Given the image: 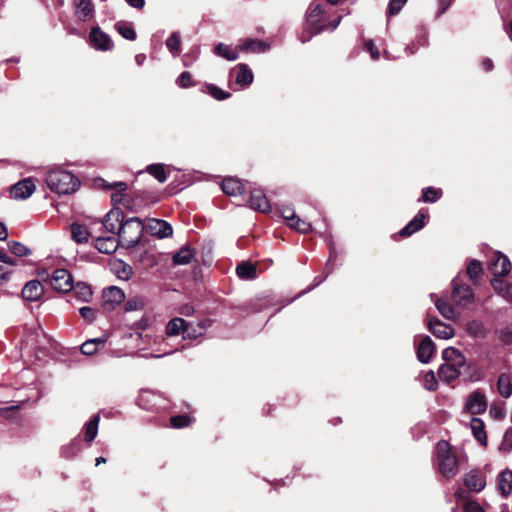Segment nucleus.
I'll use <instances>...</instances> for the list:
<instances>
[{
  "label": "nucleus",
  "mask_w": 512,
  "mask_h": 512,
  "mask_svg": "<svg viewBox=\"0 0 512 512\" xmlns=\"http://www.w3.org/2000/svg\"><path fill=\"white\" fill-rule=\"evenodd\" d=\"M45 181L49 189L57 194H70L79 187V181L72 173L59 168L50 170Z\"/></svg>",
  "instance_id": "1"
},
{
  "label": "nucleus",
  "mask_w": 512,
  "mask_h": 512,
  "mask_svg": "<svg viewBox=\"0 0 512 512\" xmlns=\"http://www.w3.org/2000/svg\"><path fill=\"white\" fill-rule=\"evenodd\" d=\"M341 21V16H339L336 20L331 22L328 26L324 25L323 22V8L320 4L312 3L308 9L306 22L308 28L310 29V33L307 34L303 32L300 36L301 42L305 43L311 39L313 35H317L320 32L329 29L331 31L335 30Z\"/></svg>",
  "instance_id": "2"
},
{
  "label": "nucleus",
  "mask_w": 512,
  "mask_h": 512,
  "mask_svg": "<svg viewBox=\"0 0 512 512\" xmlns=\"http://www.w3.org/2000/svg\"><path fill=\"white\" fill-rule=\"evenodd\" d=\"M144 229V224L138 217L123 221L117 231L120 244L126 248L136 246L141 240Z\"/></svg>",
  "instance_id": "3"
},
{
  "label": "nucleus",
  "mask_w": 512,
  "mask_h": 512,
  "mask_svg": "<svg viewBox=\"0 0 512 512\" xmlns=\"http://www.w3.org/2000/svg\"><path fill=\"white\" fill-rule=\"evenodd\" d=\"M437 460L440 473L447 479L458 473V458L446 441L437 443Z\"/></svg>",
  "instance_id": "4"
},
{
  "label": "nucleus",
  "mask_w": 512,
  "mask_h": 512,
  "mask_svg": "<svg viewBox=\"0 0 512 512\" xmlns=\"http://www.w3.org/2000/svg\"><path fill=\"white\" fill-rule=\"evenodd\" d=\"M38 276L58 292L67 293L72 291L73 277L66 269H55L52 274L47 271H39Z\"/></svg>",
  "instance_id": "5"
},
{
  "label": "nucleus",
  "mask_w": 512,
  "mask_h": 512,
  "mask_svg": "<svg viewBox=\"0 0 512 512\" xmlns=\"http://www.w3.org/2000/svg\"><path fill=\"white\" fill-rule=\"evenodd\" d=\"M452 286L451 300L455 305L466 307L473 302L474 292L469 285L463 283L461 273L453 279Z\"/></svg>",
  "instance_id": "6"
},
{
  "label": "nucleus",
  "mask_w": 512,
  "mask_h": 512,
  "mask_svg": "<svg viewBox=\"0 0 512 512\" xmlns=\"http://www.w3.org/2000/svg\"><path fill=\"white\" fill-rule=\"evenodd\" d=\"M35 189L34 180L32 178H25L12 186L10 194L13 199L24 200L29 198Z\"/></svg>",
  "instance_id": "7"
},
{
  "label": "nucleus",
  "mask_w": 512,
  "mask_h": 512,
  "mask_svg": "<svg viewBox=\"0 0 512 512\" xmlns=\"http://www.w3.org/2000/svg\"><path fill=\"white\" fill-rule=\"evenodd\" d=\"M488 269L495 277H503L509 274L511 270V262L507 256L496 253L494 259L489 262Z\"/></svg>",
  "instance_id": "8"
},
{
  "label": "nucleus",
  "mask_w": 512,
  "mask_h": 512,
  "mask_svg": "<svg viewBox=\"0 0 512 512\" xmlns=\"http://www.w3.org/2000/svg\"><path fill=\"white\" fill-rule=\"evenodd\" d=\"M465 407L471 414L474 415L484 413L487 408V401L484 393L480 390H476L469 394Z\"/></svg>",
  "instance_id": "9"
},
{
  "label": "nucleus",
  "mask_w": 512,
  "mask_h": 512,
  "mask_svg": "<svg viewBox=\"0 0 512 512\" xmlns=\"http://www.w3.org/2000/svg\"><path fill=\"white\" fill-rule=\"evenodd\" d=\"M144 228L158 238H167L173 234L172 226L168 222L161 219H149Z\"/></svg>",
  "instance_id": "10"
},
{
  "label": "nucleus",
  "mask_w": 512,
  "mask_h": 512,
  "mask_svg": "<svg viewBox=\"0 0 512 512\" xmlns=\"http://www.w3.org/2000/svg\"><path fill=\"white\" fill-rule=\"evenodd\" d=\"M230 78L241 87H248L252 84L254 76L252 70L246 64H238L230 71Z\"/></svg>",
  "instance_id": "11"
},
{
  "label": "nucleus",
  "mask_w": 512,
  "mask_h": 512,
  "mask_svg": "<svg viewBox=\"0 0 512 512\" xmlns=\"http://www.w3.org/2000/svg\"><path fill=\"white\" fill-rule=\"evenodd\" d=\"M417 358L422 363H429L435 354V345L429 336L421 338L420 342L416 344Z\"/></svg>",
  "instance_id": "12"
},
{
  "label": "nucleus",
  "mask_w": 512,
  "mask_h": 512,
  "mask_svg": "<svg viewBox=\"0 0 512 512\" xmlns=\"http://www.w3.org/2000/svg\"><path fill=\"white\" fill-rule=\"evenodd\" d=\"M464 485L471 492H480L486 486L484 474L479 470H472L464 476Z\"/></svg>",
  "instance_id": "13"
},
{
  "label": "nucleus",
  "mask_w": 512,
  "mask_h": 512,
  "mask_svg": "<svg viewBox=\"0 0 512 512\" xmlns=\"http://www.w3.org/2000/svg\"><path fill=\"white\" fill-rule=\"evenodd\" d=\"M246 201L251 209L264 213L270 210L269 201L261 189L251 190Z\"/></svg>",
  "instance_id": "14"
},
{
  "label": "nucleus",
  "mask_w": 512,
  "mask_h": 512,
  "mask_svg": "<svg viewBox=\"0 0 512 512\" xmlns=\"http://www.w3.org/2000/svg\"><path fill=\"white\" fill-rule=\"evenodd\" d=\"M125 300V294L122 289L116 286H110L103 291L104 307L112 309Z\"/></svg>",
  "instance_id": "15"
},
{
  "label": "nucleus",
  "mask_w": 512,
  "mask_h": 512,
  "mask_svg": "<svg viewBox=\"0 0 512 512\" xmlns=\"http://www.w3.org/2000/svg\"><path fill=\"white\" fill-rule=\"evenodd\" d=\"M91 43L99 50H110L113 47V42L110 36L104 33L99 27H95L89 34Z\"/></svg>",
  "instance_id": "16"
},
{
  "label": "nucleus",
  "mask_w": 512,
  "mask_h": 512,
  "mask_svg": "<svg viewBox=\"0 0 512 512\" xmlns=\"http://www.w3.org/2000/svg\"><path fill=\"white\" fill-rule=\"evenodd\" d=\"M428 329L434 336L440 339H449L454 336V328L436 318H431L428 321Z\"/></svg>",
  "instance_id": "17"
},
{
  "label": "nucleus",
  "mask_w": 512,
  "mask_h": 512,
  "mask_svg": "<svg viewBox=\"0 0 512 512\" xmlns=\"http://www.w3.org/2000/svg\"><path fill=\"white\" fill-rule=\"evenodd\" d=\"M74 4L79 20L86 22L94 17L95 8L92 0H74Z\"/></svg>",
  "instance_id": "18"
},
{
  "label": "nucleus",
  "mask_w": 512,
  "mask_h": 512,
  "mask_svg": "<svg viewBox=\"0 0 512 512\" xmlns=\"http://www.w3.org/2000/svg\"><path fill=\"white\" fill-rule=\"evenodd\" d=\"M44 289L39 280H31L22 289V297L28 301H37L43 295Z\"/></svg>",
  "instance_id": "19"
},
{
  "label": "nucleus",
  "mask_w": 512,
  "mask_h": 512,
  "mask_svg": "<svg viewBox=\"0 0 512 512\" xmlns=\"http://www.w3.org/2000/svg\"><path fill=\"white\" fill-rule=\"evenodd\" d=\"M426 213L422 209L418 214L400 231V235L407 237L422 229L425 225Z\"/></svg>",
  "instance_id": "20"
},
{
  "label": "nucleus",
  "mask_w": 512,
  "mask_h": 512,
  "mask_svg": "<svg viewBox=\"0 0 512 512\" xmlns=\"http://www.w3.org/2000/svg\"><path fill=\"white\" fill-rule=\"evenodd\" d=\"M120 242L114 236L98 237L95 240V248L104 254H111L115 252Z\"/></svg>",
  "instance_id": "21"
},
{
  "label": "nucleus",
  "mask_w": 512,
  "mask_h": 512,
  "mask_svg": "<svg viewBox=\"0 0 512 512\" xmlns=\"http://www.w3.org/2000/svg\"><path fill=\"white\" fill-rule=\"evenodd\" d=\"M442 358L444 359L445 364L454 365L455 367H464L466 362L463 354L453 347L444 349Z\"/></svg>",
  "instance_id": "22"
},
{
  "label": "nucleus",
  "mask_w": 512,
  "mask_h": 512,
  "mask_svg": "<svg viewBox=\"0 0 512 512\" xmlns=\"http://www.w3.org/2000/svg\"><path fill=\"white\" fill-rule=\"evenodd\" d=\"M221 187L223 192L229 196L241 195L245 189L243 183L234 177L225 178Z\"/></svg>",
  "instance_id": "23"
},
{
  "label": "nucleus",
  "mask_w": 512,
  "mask_h": 512,
  "mask_svg": "<svg viewBox=\"0 0 512 512\" xmlns=\"http://www.w3.org/2000/svg\"><path fill=\"white\" fill-rule=\"evenodd\" d=\"M73 294L72 297H75L79 302H90L93 296V292L91 287L84 282L73 283Z\"/></svg>",
  "instance_id": "24"
},
{
  "label": "nucleus",
  "mask_w": 512,
  "mask_h": 512,
  "mask_svg": "<svg viewBox=\"0 0 512 512\" xmlns=\"http://www.w3.org/2000/svg\"><path fill=\"white\" fill-rule=\"evenodd\" d=\"M470 428L475 439L483 446L487 444L485 424L480 418L473 417L470 422Z\"/></svg>",
  "instance_id": "25"
},
{
  "label": "nucleus",
  "mask_w": 512,
  "mask_h": 512,
  "mask_svg": "<svg viewBox=\"0 0 512 512\" xmlns=\"http://www.w3.org/2000/svg\"><path fill=\"white\" fill-rule=\"evenodd\" d=\"M497 390L503 398L512 395V376L509 373H502L497 379Z\"/></svg>",
  "instance_id": "26"
},
{
  "label": "nucleus",
  "mask_w": 512,
  "mask_h": 512,
  "mask_svg": "<svg viewBox=\"0 0 512 512\" xmlns=\"http://www.w3.org/2000/svg\"><path fill=\"white\" fill-rule=\"evenodd\" d=\"M498 489L505 497L512 492V471L504 470L498 476Z\"/></svg>",
  "instance_id": "27"
},
{
  "label": "nucleus",
  "mask_w": 512,
  "mask_h": 512,
  "mask_svg": "<svg viewBox=\"0 0 512 512\" xmlns=\"http://www.w3.org/2000/svg\"><path fill=\"white\" fill-rule=\"evenodd\" d=\"M90 232L85 225L73 223L71 225V238L77 244L88 242Z\"/></svg>",
  "instance_id": "28"
},
{
  "label": "nucleus",
  "mask_w": 512,
  "mask_h": 512,
  "mask_svg": "<svg viewBox=\"0 0 512 512\" xmlns=\"http://www.w3.org/2000/svg\"><path fill=\"white\" fill-rule=\"evenodd\" d=\"M461 368L462 367H455L450 364H443L439 368L438 376L442 381L450 383L459 377Z\"/></svg>",
  "instance_id": "29"
},
{
  "label": "nucleus",
  "mask_w": 512,
  "mask_h": 512,
  "mask_svg": "<svg viewBox=\"0 0 512 512\" xmlns=\"http://www.w3.org/2000/svg\"><path fill=\"white\" fill-rule=\"evenodd\" d=\"M187 326V321L180 317H175L171 319L166 325V334L167 336H177L180 334H184L185 327Z\"/></svg>",
  "instance_id": "30"
},
{
  "label": "nucleus",
  "mask_w": 512,
  "mask_h": 512,
  "mask_svg": "<svg viewBox=\"0 0 512 512\" xmlns=\"http://www.w3.org/2000/svg\"><path fill=\"white\" fill-rule=\"evenodd\" d=\"M106 339L103 337L93 338L81 345V352L84 355H94L100 348L104 347Z\"/></svg>",
  "instance_id": "31"
},
{
  "label": "nucleus",
  "mask_w": 512,
  "mask_h": 512,
  "mask_svg": "<svg viewBox=\"0 0 512 512\" xmlns=\"http://www.w3.org/2000/svg\"><path fill=\"white\" fill-rule=\"evenodd\" d=\"M268 47V44L263 41L246 39L239 44L238 49L245 52H265Z\"/></svg>",
  "instance_id": "32"
},
{
  "label": "nucleus",
  "mask_w": 512,
  "mask_h": 512,
  "mask_svg": "<svg viewBox=\"0 0 512 512\" xmlns=\"http://www.w3.org/2000/svg\"><path fill=\"white\" fill-rule=\"evenodd\" d=\"M123 219L120 218V213L118 211H110L107 213L102 221L104 228L112 233H116L117 225L121 224Z\"/></svg>",
  "instance_id": "33"
},
{
  "label": "nucleus",
  "mask_w": 512,
  "mask_h": 512,
  "mask_svg": "<svg viewBox=\"0 0 512 512\" xmlns=\"http://www.w3.org/2000/svg\"><path fill=\"white\" fill-rule=\"evenodd\" d=\"M214 53L229 61H234L239 57L237 49H233L230 45H226L224 43H218L214 47Z\"/></svg>",
  "instance_id": "34"
},
{
  "label": "nucleus",
  "mask_w": 512,
  "mask_h": 512,
  "mask_svg": "<svg viewBox=\"0 0 512 512\" xmlns=\"http://www.w3.org/2000/svg\"><path fill=\"white\" fill-rule=\"evenodd\" d=\"M195 252L190 247H182L177 253L173 255V263L175 265L189 264L194 258Z\"/></svg>",
  "instance_id": "35"
},
{
  "label": "nucleus",
  "mask_w": 512,
  "mask_h": 512,
  "mask_svg": "<svg viewBox=\"0 0 512 512\" xmlns=\"http://www.w3.org/2000/svg\"><path fill=\"white\" fill-rule=\"evenodd\" d=\"M236 273L239 278L245 280L254 279L257 276L256 267L248 262H242L238 264L236 268Z\"/></svg>",
  "instance_id": "36"
},
{
  "label": "nucleus",
  "mask_w": 512,
  "mask_h": 512,
  "mask_svg": "<svg viewBox=\"0 0 512 512\" xmlns=\"http://www.w3.org/2000/svg\"><path fill=\"white\" fill-rule=\"evenodd\" d=\"M99 421V415H94L90 421L85 424V441L92 442L95 439L98 433Z\"/></svg>",
  "instance_id": "37"
},
{
  "label": "nucleus",
  "mask_w": 512,
  "mask_h": 512,
  "mask_svg": "<svg viewBox=\"0 0 512 512\" xmlns=\"http://www.w3.org/2000/svg\"><path fill=\"white\" fill-rule=\"evenodd\" d=\"M166 47L169 52L174 56H178L181 52V41H180V33L173 32L168 39L166 40Z\"/></svg>",
  "instance_id": "38"
},
{
  "label": "nucleus",
  "mask_w": 512,
  "mask_h": 512,
  "mask_svg": "<svg viewBox=\"0 0 512 512\" xmlns=\"http://www.w3.org/2000/svg\"><path fill=\"white\" fill-rule=\"evenodd\" d=\"M482 271L481 263L475 259L471 260L466 267V274L474 284L477 283Z\"/></svg>",
  "instance_id": "39"
},
{
  "label": "nucleus",
  "mask_w": 512,
  "mask_h": 512,
  "mask_svg": "<svg viewBox=\"0 0 512 512\" xmlns=\"http://www.w3.org/2000/svg\"><path fill=\"white\" fill-rule=\"evenodd\" d=\"M435 306L438 309L439 313L446 319L455 318V311L452 305L446 303L443 299H437L435 301Z\"/></svg>",
  "instance_id": "40"
},
{
  "label": "nucleus",
  "mask_w": 512,
  "mask_h": 512,
  "mask_svg": "<svg viewBox=\"0 0 512 512\" xmlns=\"http://www.w3.org/2000/svg\"><path fill=\"white\" fill-rule=\"evenodd\" d=\"M114 270L123 280H129L133 274L131 266L120 260L114 263Z\"/></svg>",
  "instance_id": "41"
},
{
  "label": "nucleus",
  "mask_w": 512,
  "mask_h": 512,
  "mask_svg": "<svg viewBox=\"0 0 512 512\" xmlns=\"http://www.w3.org/2000/svg\"><path fill=\"white\" fill-rule=\"evenodd\" d=\"M147 172L156 178L160 183H163L167 179L165 168L163 164H151L146 168Z\"/></svg>",
  "instance_id": "42"
},
{
  "label": "nucleus",
  "mask_w": 512,
  "mask_h": 512,
  "mask_svg": "<svg viewBox=\"0 0 512 512\" xmlns=\"http://www.w3.org/2000/svg\"><path fill=\"white\" fill-rule=\"evenodd\" d=\"M288 226L300 233H308L312 230V226L309 222L296 216V219L287 222Z\"/></svg>",
  "instance_id": "43"
},
{
  "label": "nucleus",
  "mask_w": 512,
  "mask_h": 512,
  "mask_svg": "<svg viewBox=\"0 0 512 512\" xmlns=\"http://www.w3.org/2000/svg\"><path fill=\"white\" fill-rule=\"evenodd\" d=\"M116 29L123 38L130 41L136 39V32L130 24L123 22L117 23Z\"/></svg>",
  "instance_id": "44"
},
{
  "label": "nucleus",
  "mask_w": 512,
  "mask_h": 512,
  "mask_svg": "<svg viewBox=\"0 0 512 512\" xmlns=\"http://www.w3.org/2000/svg\"><path fill=\"white\" fill-rule=\"evenodd\" d=\"M442 196V190L428 187L423 191L421 200L426 203H434Z\"/></svg>",
  "instance_id": "45"
},
{
  "label": "nucleus",
  "mask_w": 512,
  "mask_h": 512,
  "mask_svg": "<svg viewBox=\"0 0 512 512\" xmlns=\"http://www.w3.org/2000/svg\"><path fill=\"white\" fill-rule=\"evenodd\" d=\"M8 246H9V250L11 251V253H13L15 256H18V257L27 256L31 253L30 249L27 248L25 245H23L20 242H16V241L9 242Z\"/></svg>",
  "instance_id": "46"
},
{
  "label": "nucleus",
  "mask_w": 512,
  "mask_h": 512,
  "mask_svg": "<svg viewBox=\"0 0 512 512\" xmlns=\"http://www.w3.org/2000/svg\"><path fill=\"white\" fill-rule=\"evenodd\" d=\"M467 331L473 336H484L485 328L482 322L473 320L467 324Z\"/></svg>",
  "instance_id": "47"
},
{
  "label": "nucleus",
  "mask_w": 512,
  "mask_h": 512,
  "mask_svg": "<svg viewBox=\"0 0 512 512\" xmlns=\"http://www.w3.org/2000/svg\"><path fill=\"white\" fill-rule=\"evenodd\" d=\"M207 91L213 98L217 100H224L230 97L229 92H226L213 84L207 85Z\"/></svg>",
  "instance_id": "48"
},
{
  "label": "nucleus",
  "mask_w": 512,
  "mask_h": 512,
  "mask_svg": "<svg viewBox=\"0 0 512 512\" xmlns=\"http://www.w3.org/2000/svg\"><path fill=\"white\" fill-rule=\"evenodd\" d=\"M499 450L502 452H510L512 450V427L506 430L503 439L499 445Z\"/></svg>",
  "instance_id": "49"
},
{
  "label": "nucleus",
  "mask_w": 512,
  "mask_h": 512,
  "mask_svg": "<svg viewBox=\"0 0 512 512\" xmlns=\"http://www.w3.org/2000/svg\"><path fill=\"white\" fill-rule=\"evenodd\" d=\"M192 419L187 415L173 416L170 419L171 425L174 428H183L191 423Z\"/></svg>",
  "instance_id": "50"
},
{
  "label": "nucleus",
  "mask_w": 512,
  "mask_h": 512,
  "mask_svg": "<svg viewBox=\"0 0 512 512\" xmlns=\"http://www.w3.org/2000/svg\"><path fill=\"white\" fill-rule=\"evenodd\" d=\"M176 83L181 88H188L194 86L192 75L187 71H184L179 75V77L176 80Z\"/></svg>",
  "instance_id": "51"
},
{
  "label": "nucleus",
  "mask_w": 512,
  "mask_h": 512,
  "mask_svg": "<svg viewBox=\"0 0 512 512\" xmlns=\"http://www.w3.org/2000/svg\"><path fill=\"white\" fill-rule=\"evenodd\" d=\"M202 335V332L194 326L193 323L187 322V326L185 327L183 338L184 339H196Z\"/></svg>",
  "instance_id": "52"
},
{
  "label": "nucleus",
  "mask_w": 512,
  "mask_h": 512,
  "mask_svg": "<svg viewBox=\"0 0 512 512\" xmlns=\"http://www.w3.org/2000/svg\"><path fill=\"white\" fill-rule=\"evenodd\" d=\"M144 300L140 297L129 299L125 304L126 311L141 310L144 307Z\"/></svg>",
  "instance_id": "53"
},
{
  "label": "nucleus",
  "mask_w": 512,
  "mask_h": 512,
  "mask_svg": "<svg viewBox=\"0 0 512 512\" xmlns=\"http://www.w3.org/2000/svg\"><path fill=\"white\" fill-rule=\"evenodd\" d=\"M109 189H116L119 193L113 194L111 196L112 201L117 202L121 198V192L125 191L127 189V184L122 181L114 182L112 184H109L107 186Z\"/></svg>",
  "instance_id": "54"
},
{
  "label": "nucleus",
  "mask_w": 512,
  "mask_h": 512,
  "mask_svg": "<svg viewBox=\"0 0 512 512\" xmlns=\"http://www.w3.org/2000/svg\"><path fill=\"white\" fill-rule=\"evenodd\" d=\"M79 312L81 317L89 323H92L97 316V311L94 308L88 306L81 307Z\"/></svg>",
  "instance_id": "55"
},
{
  "label": "nucleus",
  "mask_w": 512,
  "mask_h": 512,
  "mask_svg": "<svg viewBox=\"0 0 512 512\" xmlns=\"http://www.w3.org/2000/svg\"><path fill=\"white\" fill-rule=\"evenodd\" d=\"M424 387L429 390L433 391L437 388L438 382L436 380L435 374L433 371H428L424 375Z\"/></svg>",
  "instance_id": "56"
},
{
  "label": "nucleus",
  "mask_w": 512,
  "mask_h": 512,
  "mask_svg": "<svg viewBox=\"0 0 512 512\" xmlns=\"http://www.w3.org/2000/svg\"><path fill=\"white\" fill-rule=\"evenodd\" d=\"M492 285L493 287L499 291V293L501 295H503L504 297L506 298H509L511 297V292H510V288L508 287V285L506 283H504L502 280L500 279H494L493 282H492Z\"/></svg>",
  "instance_id": "57"
},
{
  "label": "nucleus",
  "mask_w": 512,
  "mask_h": 512,
  "mask_svg": "<svg viewBox=\"0 0 512 512\" xmlns=\"http://www.w3.org/2000/svg\"><path fill=\"white\" fill-rule=\"evenodd\" d=\"M499 338L504 344L512 343V323L500 330Z\"/></svg>",
  "instance_id": "58"
},
{
  "label": "nucleus",
  "mask_w": 512,
  "mask_h": 512,
  "mask_svg": "<svg viewBox=\"0 0 512 512\" xmlns=\"http://www.w3.org/2000/svg\"><path fill=\"white\" fill-rule=\"evenodd\" d=\"M407 0H390L388 5V14L396 15L400 12Z\"/></svg>",
  "instance_id": "59"
},
{
  "label": "nucleus",
  "mask_w": 512,
  "mask_h": 512,
  "mask_svg": "<svg viewBox=\"0 0 512 512\" xmlns=\"http://www.w3.org/2000/svg\"><path fill=\"white\" fill-rule=\"evenodd\" d=\"M464 512H485L476 501H467L464 506Z\"/></svg>",
  "instance_id": "60"
},
{
  "label": "nucleus",
  "mask_w": 512,
  "mask_h": 512,
  "mask_svg": "<svg viewBox=\"0 0 512 512\" xmlns=\"http://www.w3.org/2000/svg\"><path fill=\"white\" fill-rule=\"evenodd\" d=\"M154 394L151 391L143 390L141 391L139 397H138V404L139 406L148 409L147 406L144 405V403L148 402L151 397H153Z\"/></svg>",
  "instance_id": "61"
},
{
  "label": "nucleus",
  "mask_w": 512,
  "mask_h": 512,
  "mask_svg": "<svg viewBox=\"0 0 512 512\" xmlns=\"http://www.w3.org/2000/svg\"><path fill=\"white\" fill-rule=\"evenodd\" d=\"M489 413L495 419H503L505 417L504 409L495 405L490 407Z\"/></svg>",
  "instance_id": "62"
},
{
  "label": "nucleus",
  "mask_w": 512,
  "mask_h": 512,
  "mask_svg": "<svg viewBox=\"0 0 512 512\" xmlns=\"http://www.w3.org/2000/svg\"><path fill=\"white\" fill-rule=\"evenodd\" d=\"M281 215L287 222L296 219V214L294 210L289 207H284L283 209H281Z\"/></svg>",
  "instance_id": "63"
},
{
  "label": "nucleus",
  "mask_w": 512,
  "mask_h": 512,
  "mask_svg": "<svg viewBox=\"0 0 512 512\" xmlns=\"http://www.w3.org/2000/svg\"><path fill=\"white\" fill-rule=\"evenodd\" d=\"M366 48L370 52L371 57H372L373 60H377L379 58V52L376 49V47H375V45H374L372 40H368L366 42Z\"/></svg>",
  "instance_id": "64"
}]
</instances>
